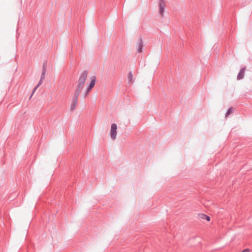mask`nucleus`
I'll return each instance as SVG.
<instances>
[{
  "label": "nucleus",
  "mask_w": 252,
  "mask_h": 252,
  "mask_svg": "<svg viewBox=\"0 0 252 252\" xmlns=\"http://www.w3.org/2000/svg\"><path fill=\"white\" fill-rule=\"evenodd\" d=\"M88 77V72L86 71H84L82 72L78 80L77 84L76 85L75 91L74 94L76 95V96H79L80 93L83 90L84 88V85L85 82L87 80Z\"/></svg>",
  "instance_id": "f257e3e1"
},
{
  "label": "nucleus",
  "mask_w": 252,
  "mask_h": 252,
  "mask_svg": "<svg viewBox=\"0 0 252 252\" xmlns=\"http://www.w3.org/2000/svg\"><path fill=\"white\" fill-rule=\"evenodd\" d=\"M117 129V126L115 124H113L111 125L110 134L111 138L113 140H115L116 138Z\"/></svg>",
  "instance_id": "f03ea898"
},
{
  "label": "nucleus",
  "mask_w": 252,
  "mask_h": 252,
  "mask_svg": "<svg viewBox=\"0 0 252 252\" xmlns=\"http://www.w3.org/2000/svg\"><path fill=\"white\" fill-rule=\"evenodd\" d=\"M90 79L91 82L90 85L86 88V94H87L94 87L96 82V78L95 76H94L91 77Z\"/></svg>",
  "instance_id": "7ed1b4c3"
},
{
  "label": "nucleus",
  "mask_w": 252,
  "mask_h": 252,
  "mask_svg": "<svg viewBox=\"0 0 252 252\" xmlns=\"http://www.w3.org/2000/svg\"><path fill=\"white\" fill-rule=\"evenodd\" d=\"M165 4L163 0H160L159 3V12L161 15H163Z\"/></svg>",
  "instance_id": "20e7f679"
},
{
  "label": "nucleus",
  "mask_w": 252,
  "mask_h": 252,
  "mask_svg": "<svg viewBox=\"0 0 252 252\" xmlns=\"http://www.w3.org/2000/svg\"><path fill=\"white\" fill-rule=\"evenodd\" d=\"M78 96H76V95L74 94L72 103L71 105V110H74L75 109L76 106L77 105V102H78Z\"/></svg>",
  "instance_id": "39448f33"
},
{
  "label": "nucleus",
  "mask_w": 252,
  "mask_h": 252,
  "mask_svg": "<svg viewBox=\"0 0 252 252\" xmlns=\"http://www.w3.org/2000/svg\"><path fill=\"white\" fill-rule=\"evenodd\" d=\"M198 217L202 220H206L207 221H209L211 220V218L209 216L202 213L199 214L198 215Z\"/></svg>",
  "instance_id": "423d86ee"
},
{
  "label": "nucleus",
  "mask_w": 252,
  "mask_h": 252,
  "mask_svg": "<svg viewBox=\"0 0 252 252\" xmlns=\"http://www.w3.org/2000/svg\"><path fill=\"white\" fill-rule=\"evenodd\" d=\"M245 74V69H242L239 73L237 78L238 79H241L243 78Z\"/></svg>",
  "instance_id": "0eeeda50"
},
{
  "label": "nucleus",
  "mask_w": 252,
  "mask_h": 252,
  "mask_svg": "<svg viewBox=\"0 0 252 252\" xmlns=\"http://www.w3.org/2000/svg\"><path fill=\"white\" fill-rule=\"evenodd\" d=\"M142 47H143L142 43L141 41H140L139 43V45H138V49H137V51H138V52H142Z\"/></svg>",
  "instance_id": "6e6552de"
},
{
  "label": "nucleus",
  "mask_w": 252,
  "mask_h": 252,
  "mask_svg": "<svg viewBox=\"0 0 252 252\" xmlns=\"http://www.w3.org/2000/svg\"><path fill=\"white\" fill-rule=\"evenodd\" d=\"M44 77L42 76L41 77V79H40V80L38 83V84L37 85V86L34 88V91H35V90L42 83V80L43 79Z\"/></svg>",
  "instance_id": "1a4fd4ad"
},
{
  "label": "nucleus",
  "mask_w": 252,
  "mask_h": 252,
  "mask_svg": "<svg viewBox=\"0 0 252 252\" xmlns=\"http://www.w3.org/2000/svg\"><path fill=\"white\" fill-rule=\"evenodd\" d=\"M128 78L130 80H132V73L131 72L129 73L128 74Z\"/></svg>",
  "instance_id": "9d476101"
},
{
  "label": "nucleus",
  "mask_w": 252,
  "mask_h": 252,
  "mask_svg": "<svg viewBox=\"0 0 252 252\" xmlns=\"http://www.w3.org/2000/svg\"><path fill=\"white\" fill-rule=\"evenodd\" d=\"M231 113V110L230 109L227 111L226 114V116H228Z\"/></svg>",
  "instance_id": "9b49d317"
}]
</instances>
